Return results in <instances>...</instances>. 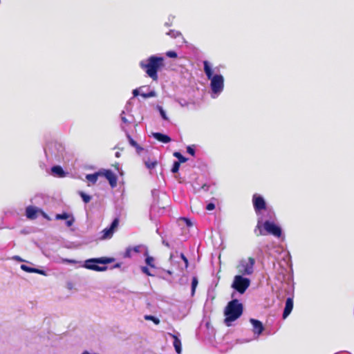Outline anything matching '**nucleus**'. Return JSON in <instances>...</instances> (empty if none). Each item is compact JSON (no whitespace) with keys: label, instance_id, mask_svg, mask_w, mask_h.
Returning a JSON list of instances; mask_svg holds the SVG:
<instances>
[{"label":"nucleus","instance_id":"obj_45","mask_svg":"<svg viewBox=\"0 0 354 354\" xmlns=\"http://www.w3.org/2000/svg\"><path fill=\"white\" fill-rule=\"evenodd\" d=\"M167 272L170 275L172 274V272L170 270H167Z\"/></svg>","mask_w":354,"mask_h":354},{"label":"nucleus","instance_id":"obj_2","mask_svg":"<svg viewBox=\"0 0 354 354\" xmlns=\"http://www.w3.org/2000/svg\"><path fill=\"white\" fill-rule=\"evenodd\" d=\"M243 306L236 299L229 301L224 310L225 319L224 322L227 326H231V323L239 319L243 314Z\"/></svg>","mask_w":354,"mask_h":354},{"label":"nucleus","instance_id":"obj_20","mask_svg":"<svg viewBox=\"0 0 354 354\" xmlns=\"http://www.w3.org/2000/svg\"><path fill=\"white\" fill-rule=\"evenodd\" d=\"M101 176L100 171L95 174H90L86 176V178L93 184H95L98 178V176Z\"/></svg>","mask_w":354,"mask_h":354},{"label":"nucleus","instance_id":"obj_6","mask_svg":"<svg viewBox=\"0 0 354 354\" xmlns=\"http://www.w3.org/2000/svg\"><path fill=\"white\" fill-rule=\"evenodd\" d=\"M255 259L250 257L247 259H241L236 266L237 270L241 275H250L254 272Z\"/></svg>","mask_w":354,"mask_h":354},{"label":"nucleus","instance_id":"obj_1","mask_svg":"<svg viewBox=\"0 0 354 354\" xmlns=\"http://www.w3.org/2000/svg\"><path fill=\"white\" fill-rule=\"evenodd\" d=\"M139 65L149 77L154 81H157L158 78V71L164 66V58L151 55L146 62L141 61Z\"/></svg>","mask_w":354,"mask_h":354},{"label":"nucleus","instance_id":"obj_28","mask_svg":"<svg viewBox=\"0 0 354 354\" xmlns=\"http://www.w3.org/2000/svg\"><path fill=\"white\" fill-rule=\"evenodd\" d=\"M180 163V162L175 161L173 164L172 168L171 169L172 173H177L179 170Z\"/></svg>","mask_w":354,"mask_h":354},{"label":"nucleus","instance_id":"obj_41","mask_svg":"<svg viewBox=\"0 0 354 354\" xmlns=\"http://www.w3.org/2000/svg\"><path fill=\"white\" fill-rule=\"evenodd\" d=\"M202 188H203V189H205V190H207V189H208V188H209V186L205 184V185H203L202 186Z\"/></svg>","mask_w":354,"mask_h":354},{"label":"nucleus","instance_id":"obj_24","mask_svg":"<svg viewBox=\"0 0 354 354\" xmlns=\"http://www.w3.org/2000/svg\"><path fill=\"white\" fill-rule=\"evenodd\" d=\"M168 35L169 36H171V37H173V38L180 37V38L183 39L182 34L180 32H178V31L170 30L168 32Z\"/></svg>","mask_w":354,"mask_h":354},{"label":"nucleus","instance_id":"obj_33","mask_svg":"<svg viewBox=\"0 0 354 354\" xmlns=\"http://www.w3.org/2000/svg\"><path fill=\"white\" fill-rule=\"evenodd\" d=\"M142 272L145 274H146L147 276H153V274L149 272V270L147 267L143 266L141 268Z\"/></svg>","mask_w":354,"mask_h":354},{"label":"nucleus","instance_id":"obj_39","mask_svg":"<svg viewBox=\"0 0 354 354\" xmlns=\"http://www.w3.org/2000/svg\"><path fill=\"white\" fill-rule=\"evenodd\" d=\"M162 118L165 120H169V118L166 115V112H160Z\"/></svg>","mask_w":354,"mask_h":354},{"label":"nucleus","instance_id":"obj_22","mask_svg":"<svg viewBox=\"0 0 354 354\" xmlns=\"http://www.w3.org/2000/svg\"><path fill=\"white\" fill-rule=\"evenodd\" d=\"M198 281L196 277H194L192 280V296L195 294L196 288L198 286Z\"/></svg>","mask_w":354,"mask_h":354},{"label":"nucleus","instance_id":"obj_18","mask_svg":"<svg viewBox=\"0 0 354 354\" xmlns=\"http://www.w3.org/2000/svg\"><path fill=\"white\" fill-rule=\"evenodd\" d=\"M169 335L174 339L173 344L176 352L180 354L182 351L180 339L174 334L169 333Z\"/></svg>","mask_w":354,"mask_h":354},{"label":"nucleus","instance_id":"obj_36","mask_svg":"<svg viewBox=\"0 0 354 354\" xmlns=\"http://www.w3.org/2000/svg\"><path fill=\"white\" fill-rule=\"evenodd\" d=\"M180 257L183 259V261L185 262V267L187 268L188 266V260L187 257L185 256L183 253L180 254Z\"/></svg>","mask_w":354,"mask_h":354},{"label":"nucleus","instance_id":"obj_37","mask_svg":"<svg viewBox=\"0 0 354 354\" xmlns=\"http://www.w3.org/2000/svg\"><path fill=\"white\" fill-rule=\"evenodd\" d=\"M214 208H215V205L212 203H209V204L207 205V207H206V209L209 211L213 210Z\"/></svg>","mask_w":354,"mask_h":354},{"label":"nucleus","instance_id":"obj_42","mask_svg":"<svg viewBox=\"0 0 354 354\" xmlns=\"http://www.w3.org/2000/svg\"><path fill=\"white\" fill-rule=\"evenodd\" d=\"M15 259H17L19 261H22V259L19 257H15Z\"/></svg>","mask_w":354,"mask_h":354},{"label":"nucleus","instance_id":"obj_34","mask_svg":"<svg viewBox=\"0 0 354 354\" xmlns=\"http://www.w3.org/2000/svg\"><path fill=\"white\" fill-rule=\"evenodd\" d=\"M181 220L185 222V223L186 224V225L187 227L192 226V223L191 222V221L189 218L183 217V218H181Z\"/></svg>","mask_w":354,"mask_h":354},{"label":"nucleus","instance_id":"obj_8","mask_svg":"<svg viewBox=\"0 0 354 354\" xmlns=\"http://www.w3.org/2000/svg\"><path fill=\"white\" fill-rule=\"evenodd\" d=\"M119 222H120L119 218H115L113 221V222L109 227H106L101 232L102 236H101L100 239H103V240L111 239L113 236L115 229L118 227Z\"/></svg>","mask_w":354,"mask_h":354},{"label":"nucleus","instance_id":"obj_31","mask_svg":"<svg viewBox=\"0 0 354 354\" xmlns=\"http://www.w3.org/2000/svg\"><path fill=\"white\" fill-rule=\"evenodd\" d=\"M166 55L170 58H176L177 53L175 51L169 50L166 53Z\"/></svg>","mask_w":354,"mask_h":354},{"label":"nucleus","instance_id":"obj_3","mask_svg":"<svg viewBox=\"0 0 354 354\" xmlns=\"http://www.w3.org/2000/svg\"><path fill=\"white\" fill-rule=\"evenodd\" d=\"M204 71L208 80H210V87L215 95L220 94L224 88V78L221 75H213V71L207 61L203 62Z\"/></svg>","mask_w":354,"mask_h":354},{"label":"nucleus","instance_id":"obj_5","mask_svg":"<svg viewBox=\"0 0 354 354\" xmlns=\"http://www.w3.org/2000/svg\"><path fill=\"white\" fill-rule=\"evenodd\" d=\"M114 260L113 258L106 257L89 259L85 261L84 267L88 270L102 272L107 270V266H100L97 264H108L113 262Z\"/></svg>","mask_w":354,"mask_h":354},{"label":"nucleus","instance_id":"obj_4","mask_svg":"<svg viewBox=\"0 0 354 354\" xmlns=\"http://www.w3.org/2000/svg\"><path fill=\"white\" fill-rule=\"evenodd\" d=\"M263 229L268 234H272L276 237H280L281 236V227L273 222L268 221H265L263 223L260 221H258L257 225L254 230L256 236H259L263 235Z\"/></svg>","mask_w":354,"mask_h":354},{"label":"nucleus","instance_id":"obj_23","mask_svg":"<svg viewBox=\"0 0 354 354\" xmlns=\"http://www.w3.org/2000/svg\"><path fill=\"white\" fill-rule=\"evenodd\" d=\"M174 156H175L176 158H177L178 159V162H180V163H183V162H185L187 160V158H186L185 157H184L180 152L178 151H175L174 153Z\"/></svg>","mask_w":354,"mask_h":354},{"label":"nucleus","instance_id":"obj_35","mask_svg":"<svg viewBox=\"0 0 354 354\" xmlns=\"http://www.w3.org/2000/svg\"><path fill=\"white\" fill-rule=\"evenodd\" d=\"M187 153H189V154H191V155H192V156H193L195 155V150H194V149L192 147H191V146H188V147H187Z\"/></svg>","mask_w":354,"mask_h":354},{"label":"nucleus","instance_id":"obj_19","mask_svg":"<svg viewBox=\"0 0 354 354\" xmlns=\"http://www.w3.org/2000/svg\"><path fill=\"white\" fill-rule=\"evenodd\" d=\"M127 137L128 141H129V144L131 145V146H132L133 147H134L136 149V151L138 153H140L143 151L144 149L142 147H140L136 142V141H135L131 138V136L129 135V133H127Z\"/></svg>","mask_w":354,"mask_h":354},{"label":"nucleus","instance_id":"obj_29","mask_svg":"<svg viewBox=\"0 0 354 354\" xmlns=\"http://www.w3.org/2000/svg\"><path fill=\"white\" fill-rule=\"evenodd\" d=\"M21 269L24 271H26L27 272L32 273L33 271H35L34 268H30L25 264L21 265Z\"/></svg>","mask_w":354,"mask_h":354},{"label":"nucleus","instance_id":"obj_26","mask_svg":"<svg viewBox=\"0 0 354 354\" xmlns=\"http://www.w3.org/2000/svg\"><path fill=\"white\" fill-rule=\"evenodd\" d=\"M145 262L147 264V266H150L151 268H155V265H154V259L153 257H147L146 259H145Z\"/></svg>","mask_w":354,"mask_h":354},{"label":"nucleus","instance_id":"obj_7","mask_svg":"<svg viewBox=\"0 0 354 354\" xmlns=\"http://www.w3.org/2000/svg\"><path fill=\"white\" fill-rule=\"evenodd\" d=\"M250 280L249 279L245 278L242 275H236L234 278L232 287L239 293L243 294L250 286Z\"/></svg>","mask_w":354,"mask_h":354},{"label":"nucleus","instance_id":"obj_21","mask_svg":"<svg viewBox=\"0 0 354 354\" xmlns=\"http://www.w3.org/2000/svg\"><path fill=\"white\" fill-rule=\"evenodd\" d=\"M51 171L53 174L59 177H64L65 172L60 166H54L52 167Z\"/></svg>","mask_w":354,"mask_h":354},{"label":"nucleus","instance_id":"obj_14","mask_svg":"<svg viewBox=\"0 0 354 354\" xmlns=\"http://www.w3.org/2000/svg\"><path fill=\"white\" fill-rule=\"evenodd\" d=\"M56 220H66V224L67 227H71L75 222V218L73 215L64 212L62 214H57L55 215Z\"/></svg>","mask_w":354,"mask_h":354},{"label":"nucleus","instance_id":"obj_27","mask_svg":"<svg viewBox=\"0 0 354 354\" xmlns=\"http://www.w3.org/2000/svg\"><path fill=\"white\" fill-rule=\"evenodd\" d=\"M80 195L81 196V197H82V198L83 201H84L85 203H88L91 201V196H88V195H87V194H85V193H84L83 192H80Z\"/></svg>","mask_w":354,"mask_h":354},{"label":"nucleus","instance_id":"obj_10","mask_svg":"<svg viewBox=\"0 0 354 354\" xmlns=\"http://www.w3.org/2000/svg\"><path fill=\"white\" fill-rule=\"evenodd\" d=\"M252 203L256 213H259L266 209V201L261 196L254 194L252 196Z\"/></svg>","mask_w":354,"mask_h":354},{"label":"nucleus","instance_id":"obj_9","mask_svg":"<svg viewBox=\"0 0 354 354\" xmlns=\"http://www.w3.org/2000/svg\"><path fill=\"white\" fill-rule=\"evenodd\" d=\"M145 88L147 90H149V86H142L138 88L133 90V97H137L138 95L142 96L143 98H148L155 97L156 95V92L153 90H150L149 91H144Z\"/></svg>","mask_w":354,"mask_h":354},{"label":"nucleus","instance_id":"obj_38","mask_svg":"<svg viewBox=\"0 0 354 354\" xmlns=\"http://www.w3.org/2000/svg\"><path fill=\"white\" fill-rule=\"evenodd\" d=\"M32 272L33 273H38V274H45L44 270H39V269H37V268H35V271H33Z\"/></svg>","mask_w":354,"mask_h":354},{"label":"nucleus","instance_id":"obj_44","mask_svg":"<svg viewBox=\"0 0 354 354\" xmlns=\"http://www.w3.org/2000/svg\"><path fill=\"white\" fill-rule=\"evenodd\" d=\"M158 111H163L162 109L160 106H158Z\"/></svg>","mask_w":354,"mask_h":354},{"label":"nucleus","instance_id":"obj_43","mask_svg":"<svg viewBox=\"0 0 354 354\" xmlns=\"http://www.w3.org/2000/svg\"><path fill=\"white\" fill-rule=\"evenodd\" d=\"M163 244L165 245L167 247H169V244L167 242L163 241Z\"/></svg>","mask_w":354,"mask_h":354},{"label":"nucleus","instance_id":"obj_47","mask_svg":"<svg viewBox=\"0 0 354 354\" xmlns=\"http://www.w3.org/2000/svg\"><path fill=\"white\" fill-rule=\"evenodd\" d=\"M115 156H116L117 157H119V153H118V152H117V153H116V154H115Z\"/></svg>","mask_w":354,"mask_h":354},{"label":"nucleus","instance_id":"obj_46","mask_svg":"<svg viewBox=\"0 0 354 354\" xmlns=\"http://www.w3.org/2000/svg\"><path fill=\"white\" fill-rule=\"evenodd\" d=\"M114 267H115V268L120 267V264H119V263H117Z\"/></svg>","mask_w":354,"mask_h":354},{"label":"nucleus","instance_id":"obj_40","mask_svg":"<svg viewBox=\"0 0 354 354\" xmlns=\"http://www.w3.org/2000/svg\"><path fill=\"white\" fill-rule=\"evenodd\" d=\"M132 251H134L135 252H140V246H135L132 248Z\"/></svg>","mask_w":354,"mask_h":354},{"label":"nucleus","instance_id":"obj_15","mask_svg":"<svg viewBox=\"0 0 354 354\" xmlns=\"http://www.w3.org/2000/svg\"><path fill=\"white\" fill-rule=\"evenodd\" d=\"M293 305V298L288 297L286 301L285 308L283 313V319H286L291 313Z\"/></svg>","mask_w":354,"mask_h":354},{"label":"nucleus","instance_id":"obj_12","mask_svg":"<svg viewBox=\"0 0 354 354\" xmlns=\"http://www.w3.org/2000/svg\"><path fill=\"white\" fill-rule=\"evenodd\" d=\"M121 118L123 123L126 124L127 125H138V122L136 120L135 116L132 114V112H122Z\"/></svg>","mask_w":354,"mask_h":354},{"label":"nucleus","instance_id":"obj_16","mask_svg":"<svg viewBox=\"0 0 354 354\" xmlns=\"http://www.w3.org/2000/svg\"><path fill=\"white\" fill-rule=\"evenodd\" d=\"M152 136L157 140L158 142H162V143H169L171 141V138L166 135L163 134L162 133L156 132L152 133Z\"/></svg>","mask_w":354,"mask_h":354},{"label":"nucleus","instance_id":"obj_17","mask_svg":"<svg viewBox=\"0 0 354 354\" xmlns=\"http://www.w3.org/2000/svg\"><path fill=\"white\" fill-rule=\"evenodd\" d=\"M37 209L33 206H28L26 209V215L29 219H35L37 216Z\"/></svg>","mask_w":354,"mask_h":354},{"label":"nucleus","instance_id":"obj_30","mask_svg":"<svg viewBox=\"0 0 354 354\" xmlns=\"http://www.w3.org/2000/svg\"><path fill=\"white\" fill-rule=\"evenodd\" d=\"M132 248H127L126 251L123 254V257L124 258H130L131 257Z\"/></svg>","mask_w":354,"mask_h":354},{"label":"nucleus","instance_id":"obj_25","mask_svg":"<svg viewBox=\"0 0 354 354\" xmlns=\"http://www.w3.org/2000/svg\"><path fill=\"white\" fill-rule=\"evenodd\" d=\"M145 319L146 320L152 321L155 324H159L160 323L159 319L153 315H145Z\"/></svg>","mask_w":354,"mask_h":354},{"label":"nucleus","instance_id":"obj_32","mask_svg":"<svg viewBox=\"0 0 354 354\" xmlns=\"http://www.w3.org/2000/svg\"><path fill=\"white\" fill-rule=\"evenodd\" d=\"M145 165H146V166H147V167L148 169H153L157 165V162L156 161H154V162H146Z\"/></svg>","mask_w":354,"mask_h":354},{"label":"nucleus","instance_id":"obj_11","mask_svg":"<svg viewBox=\"0 0 354 354\" xmlns=\"http://www.w3.org/2000/svg\"><path fill=\"white\" fill-rule=\"evenodd\" d=\"M101 176H104L109 181L111 187L114 188L117 186V176L110 169H102L100 170Z\"/></svg>","mask_w":354,"mask_h":354},{"label":"nucleus","instance_id":"obj_13","mask_svg":"<svg viewBox=\"0 0 354 354\" xmlns=\"http://www.w3.org/2000/svg\"><path fill=\"white\" fill-rule=\"evenodd\" d=\"M250 322L252 325V332L254 334L257 335H261L264 330V326L262 322L254 318H251L250 319Z\"/></svg>","mask_w":354,"mask_h":354}]
</instances>
